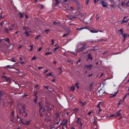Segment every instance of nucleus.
Here are the masks:
<instances>
[{"label":"nucleus","mask_w":129,"mask_h":129,"mask_svg":"<svg viewBox=\"0 0 129 129\" xmlns=\"http://www.w3.org/2000/svg\"><path fill=\"white\" fill-rule=\"evenodd\" d=\"M38 106H39V114L41 116H43L45 112V109L43 108V106L40 101L38 102Z\"/></svg>","instance_id":"f257e3e1"},{"label":"nucleus","mask_w":129,"mask_h":129,"mask_svg":"<svg viewBox=\"0 0 129 129\" xmlns=\"http://www.w3.org/2000/svg\"><path fill=\"white\" fill-rule=\"evenodd\" d=\"M45 106L46 107V110L48 111V112H50L52 108H54V106L51 105L49 102H45Z\"/></svg>","instance_id":"f03ea898"},{"label":"nucleus","mask_w":129,"mask_h":129,"mask_svg":"<svg viewBox=\"0 0 129 129\" xmlns=\"http://www.w3.org/2000/svg\"><path fill=\"white\" fill-rule=\"evenodd\" d=\"M20 113L22 114V115H23V116H27L28 113H26V106L25 104H23V105H22V109H21L20 111H19Z\"/></svg>","instance_id":"7ed1b4c3"},{"label":"nucleus","mask_w":129,"mask_h":129,"mask_svg":"<svg viewBox=\"0 0 129 129\" xmlns=\"http://www.w3.org/2000/svg\"><path fill=\"white\" fill-rule=\"evenodd\" d=\"M121 110H119V111H117L116 112V115H111L109 117L110 118H111V117H117V116H119V115H121Z\"/></svg>","instance_id":"20e7f679"},{"label":"nucleus","mask_w":129,"mask_h":129,"mask_svg":"<svg viewBox=\"0 0 129 129\" xmlns=\"http://www.w3.org/2000/svg\"><path fill=\"white\" fill-rule=\"evenodd\" d=\"M88 46H87L86 44H84L83 46L80 48L79 50V51H83L85 49L88 48Z\"/></svg>","instance_id":"39448f33"},{"label":"nucleus","mask_w":129,"mask_h":129,"mask_svg":"<svg viewBox=\"0 0 129 129\" xmlns=\"http://www.w3.org/2000/svg\"><path fill=\"white\" fill-rule=\"evenodd\" d=\"M31 122V120H29L28 121H27V120L23 121V122H22V123H23V124L25 125H29V124H30Z\"/></svg>","instance_id":"423d86ee"},{"label":"nucleus","mask_w":129,"mask_h":129,"mask_svg":"<svg viewBox=\"0 0 129 129\" xmlns=\"http://www.w3.org/2000/svg\"><path fill=\"white\" fill-rule=\"evenodd\" d=\"M15 26V25L14 24L11 25V27L12 28H10L9 27V28H6L5 29V31H6V32L8 33L9 31L13 30V27Z\"/></svg>","instance_id":"0eeeda50"},{"label":"nucleus","mask_w":129,"mask_h":129,"mask_svg":"<svg viewBox=\"0 0 129 129\" xmlns=\"http://www.w3.org/2000/svg\"><path fill=\"white\" fill-rule=\"evenodd\" d=\"M100 4H101L103 8H107L108 6H107L106 4L105 3V2H104V1H102L100 2Z\"/></svg>","instance_id":"6e6552de"},{"label":"nucleus","mask_w":129,"mask_h":129,"mask_svg":"<svg viewBox=\"0 0 129 129\" xmlns=\"http://www.w3.org/2000/svg\"><path fill=\"white\" fill-rule=\"evenodd\" d=\"M71 1L72 2H73L74 3H75V4L77 7H80V3L79 1H77V0H71Z\"/></svg>","instance_id":"1a4fd4ad"},{"label":"nucleus","mask_w":129,"mask_h":129,"mask_svg":"<svg viewBox=\"0 0 129 129\" xmlns=\"http://www.w3.org/2000/svg\"><path fill=\"white\" fill-rule=\"evenodd\" d=\"M10 116L15 119V111L14 110H11V113H10Z\"/></svg>","instance_id":"9d476101"},{"label":"nucleus","mask_w":129,"mask_h":129,"mask_svg":"<svg viewBox=\"0 0 129 129\" xmlns=\"http://www.w3.org/2000/svg\"><path fill=\"white\" fill-rule=\"evenodd\" d=\"M92 67H93V66L91 64L85 66V69H88L89 70H91Z\"/></svg>","instance_id":"9b49d317"},{"label":"nucleus","mask_w":129,"mask_h":129,"mask_svg":"<svg viewBox=\"0 0 129 129\" xmlns=\"http://www.w3.org/2000/svg\"><path fill=\"white\" fill-rule=\"evenodd\" d=\"M89 29L88 27H81L80 28H76V30L81 31V30H82L83 29Z\"/></svg>","instance_id":"f8f14e48"},{"label":"nucleus","mask_w":129,"mask_h":129,"mask_svg":"<svg viewBox=\"0 0 129 129\" xmlns=\"http://www.w3.org/2000/svg\"><path fill=\"white\" fill-rule=\"evenodd\" d=\"M89 31L92 33H98L99 32L98 30H97V29H94V30H89Z\"/></svg>","instance_id":"ddd939ff"},{"label":"nucleus","mask_w":129,"mask_h":129,"mask_svg":"<svg viewBox=\"0 0 129 129\" xmlns=\"http://www.w3.org/2000/svg\"><path fill=\"white\" fill-rule=\"evenodd\" d=\"M87 56H88L87 60H92L93 57H92V55L90 53L88 54Z\"/></svg>","instance_id":"4468645a"},{"label":"nucleus","mask_w":129,"mask_h":129,"mask_svg":"<svg viewBox=\"0 0 129 129\" xmlns=\"http://www.w3.org/2000/svg\"><path fill=\"white\" fill-rule=\"evenodd\" d=\"M81 118L80 117H78L76 121L77 124H80V123H81V122H82L81 120H80Z\"/></svg>","instance_id":"2eb2a0df"},{"label":"nucleus","mask_w":129,"mask_h":129,"mask_svg":"<svg viewBox=\"0 0 129 129\" xmlns=\"http://www.w3.org/2000/svg\"><path fill=\"white\" fill-rule=\"evenodd\" d=\"M68 120H63L62 121V123H60V125H63V124H66V123H67Z\"/></svg>","instance_id":"dca6fc26"},{"label":"nucleus","mask_w":129,"mask_h":129,"mask_svg":"<svg viewBox=\"0 0 129 129\" xmlns=\"http://www.w3.org/2000/svg\"><path fill=\"white\" fill-rule=\"evenodd\" d=\"M23 14L24 13H19L18 14V16H19V18H20V19H22L24 17Z\"/></svg>","instance_id":"f3484780"},{"label":"nucleus","mask_w":129,"mask_h":129,"mask_svg":"<svg viewBox=\"0 0 129 129\" xmlns=\"http://www.w3.org/2000/svg\"><path fill=\"white\" fill-rule=\"evenodd\" d=\"M122 36V37L124 38L123 40V41H122V42H124V41H125V38H126L127 37V34L124 33V34H123Z\"/></svg>","instance_id":"a211bd4d"},{"label":"nucleus","mask_w":129,"mask_h":129,"mask_svg":"<svg viewBox=\"0 0 129 129\" xmlns=\"http://www.w3.org/2000/svg\"><path fill=\"white\" fill-rule=\"evenodd\" d=\"M3 78H5L7 81H11V78L9 77H8L7 76H3L2 77Z\"/></svg>","instance_id":"6ab92c4d"},{"label":"nucleus","mask_w":129,"mask_h":129,"mask_svg":"<svg viewBox=\"0 0 129 129\" xmlns=\"http://www.w3.org/2000/svg\"><path fill=\"white\" fill-rule=\"evenodd\" d=\"M79 103L82 105V106H85L87 104V102H83L82 101H79Z\"/></svg>","instance_id":"aec40b11"},{"label":"nucleus","mask_w":129,"mask_h":129,"mask_svg":"<svg viewBox=\"0 0 129 129\" xmlns=\"http://www.w3.org/2000/svg\"><path fill=\"white\" fill-rule=\"evenodd\" d=\"M23 30H25V31L28 32V31H30V28L28 27H23Z\"/></svg>","instance_id":"412c9836"},{"label":"nucleus","mask_w":129,"mask_h":129,"mask_svg":"<svg viewBox=\"0 0 129 129\" xmlns=\"http://www.w3.org/2000/svg\"><path fill=\"white\" fill-rule=\"evenodd\" d=\"M49 76H51V77L53 76L51 73H49V74H47L46 75H45V77L47 78Z\"/></svg>","instance_id":"4be33fe9"},{"label":"nucleus","mask_w":129,"mask_h":129,"mask_svg":"<svg viewBox=\"0 0 129 129\" xmlns=\"http://www.w3.org/2000/svg\"><path fill=\"white\" fill-rule=\"evenodd\" d=\"M64 30L67 32V34H70V30L68 28H67Z\"/></svg>","instance_id":"5701e85b"},{"label":"nucleus","mask_w":129,"mask_h":129,"mask_svg":"<svg viewBox=\"0 0 129 129\" xmlns=\"http://www.w3.org/2000/svg\"><path fill=\"white\" fill-rule=\"evenodd\" d=\"M55 6H57V5L59 4L60 0H55Z\"/></svg>","instance_id":"b1692460"},{"label":"nucleus","mask_w":129,"mask_h":129,"mask_svg":"<svg viewBox=\"0 0 129 129\" xmlns=\"http://www.w3.org/2000/svg\"><path fill=\"white\" fill-rule=\"evenodd\" d=\"M79 111V109L77 108H74L73 109V112H74V113H77V112H78Z\"/></svg>","instance_id":"393cba45"},{"label":"nucleus","mask_w":129,"mask_h":129,"mask_svg":"<svg viewBox=\"0 0 129 129\" xmlns=\"http://www.w3.org/2000/svg\"><path fill=\"white\" fill-rule=\"evenodd\" d=\"M97 107H98L99 108V112H98V113H100V112H101V108H100V103H98V104H97Z\"/></svg>","instance_id":"a878e982"},{"label":"nucleus","mask_w":129,"mask_h":129,"mask_svg":"<svg viewBox=\"0 0 129 129\" xmlns=\"http://www.w3.org/2000/svg\"><path fill=\"white\" fill-rule=\"evenodd\" d=\"M4 91L0 92V100H1V99H2V97H3V95H4Z\"/></svg>","instance_id":"bb28decb"},{"label":"nucleus","mask_w":129,"mask_h":129,"mask_svg":"<svg viewBox=\"0 0 129 129\" xmlns=\"http://www.w3.org/2000/svg\"><path fill=\"white\" fill-rule=\"evenodd\" d=\"M118 31L120 32V35H122L124 34V33H123V29H120L119 30H118Z\"/></svg>","instance_id":"cd10ccee"},{"label":"nucleus","mask_w":129,"mask_h":129,"mask_svg":"<svg viewBox=\"0 0 129 129\" xmlns=\"http://www.w3.org/2000/svg\"><path fill=\"white\" fill-rule=\"evenodd\" d=\"M70 90L72 91V92H74L75 90V87L74 86H72L71 88H70Z\"/></svg>","instance_id":"c85d7f7f"},{"label":"nucleus","mask_w":129,"mask_h":129,"mask_svg":"<svg viewBox=\"0 0 129 129\" xmlns=\"http://www.w3.org/2000/svg\"><path fill=\"white\" fill-rule=\"evenodd\" d=\"M79 85V83H76L75 86L76 87L77 89H80V87L78 86Z\"/></svg>","instance_id":"c756f323"},{"label":"nucleus","mask_w":129,"mask_h":129,"mask_svg":"<svg viewBox=\"0 0 129 129\" xmlns=\"http://www.w3.org/2000/svg\"><path fill=\"white\" fill-rule=\"evenodd\" d=\"M126 18V17H124V18H123V22H124V23H127V22H128L129 19H126V20H125Z\"/></svg>","instance_id":"7c9ffc66"},{"label":"nucleus","mask_w":129,"mask_h":129,"mask_svg":"<svg viewBox=\"0 0 129 129\" xmlns=\"http://www.w3.org/2000/svg\"><path fill=\"white\" fill-rule=\"evenodd\" d=\"M129 97V93H127L125 94V95L123 97V100L124 101V99L126 98V97Z\"/></svg>","instance_id":"2f4dec72"},{"label":"nucleus","mask_w":129,"mask_h":129,"mask_svg":"<svg viewBox=\"0 0 129 129\" xmlns=\"http://www.w3.org/2000/svg\"><path fill=\"white\" fill-rule=\"evenodd\" d=\"M5 41L7 42V43H8V44H10V40L9 38H6V39H5Z\"/></svg>","instance_id":"473e14b6"},{"label":"nucleus","mask_w":129,"mask_h":129,"mask_svg":"<svg viewBox=\"0 0 129 129\" xmlns=\"http://www.w3.org/2000/svg\"><path fill=\"white\" fill-rule=\"evenodd\" d=\"M37 98H38V97L36 96V97H35V98L33 100V101H34V103H37Z\"/></svg>","instance_id":"72a5a7b5"},{"label":"nucleus","mask_w":129,"mask_h":129,"mask_svg":"<svg viewBox=\"0 0 129 129\" xmlns=\"http://www.w3.org/2000/svg\"><path fill=\"white\" fill-rule=\"evenodd\" d=\"M24 34H26V36L27 37L30 36V34H29V32L28 31H25V32H24Z\"/></svg>","instance_id":"f704fd0d"},{"label":"nucleus","mask_w":129,"mask_h":129,"mask_svg":"<svg viewBox=\"0 0 129 129\" xmlns=\"http://www.w3.org/2000/svg\"><path fill=\"white\" fill-rule=\"evenodd\" d=\"M97 121L94 120L93 121V124H95V126H97Z\"/></svg>","instance_id":"c9c22d12"},{"label":"nucleus","mask_w":129,"mask_h":129,"mask_svg":"<svg viewBox=\"0 0 129 129\" xmlns=\"http://www.w3.org/2000/svg\"><path fill=\"white\" fill-rule=\"evenodd\" d=\"M59 46H57V47H56L55 48H54L53 49V51L55 52L56 51V50H57L58 49H59Z\"/></svg>","instance_id":"e433bc0d"},{"label":"nucleus","mask_w":129,"mask_h":129,"mask_svg":"<svg viewBox=\"0 0 129 129\" xmlns=\"http://www.w3.org/2000/svg\"><path fill=\"white\" fill-rule=\"evenodd\" d=\"M67 125L66 124H63V125L62 126V129L67 128Z\"/></svg>","instance_id":"4c0bfd02"},{"label":"nucleus","mask_w":129,"mask_h":129,"mask_svg":"<svg viewBox=\"0 0 129 129\" xmlns=\"http://www.w3.org/2000/svg\"><path fill=\"white\" fill-rule=\"evenodd\" d=\"M37 59V57L35 56H33L32 58H31V60H36Z\"/></svg>","instance_id":"58836bf2"},{"label":"nucleus","mask_w":129,"mask_h":129,"mask_svg":"<svg viewBox=\"0 0 129 129\" xmlns=\"http://www.w3.org/2000/svg\"><path fill=\"white\" fill-rule=\"evenodd\" d=\"M118 93V91H117L115 93L112 94V97H115L117 95Z\"/></svg>","instance_id":"ea45409f"},{"label":"nucleus","mask_w":129,"mask_h":129,"mask_svg":"<svg viewBox=\"0 0 129 129\" xmlns=\"http://www.w3.org/2000/svg\"><path fill=\"white\" fill-rule=\"evenodd\" d=\"M33 49V45H30V49H29V51H32Z\"/></svg>","instance_id":"a19ab883"},{"label":"nucleus","mask_w":129,"mask_h":129,"mask_svg":"<svg viewBox=\"0 0 129 129\" xmlns=\"http://www.w3.org/2000/svg\"><path fill=\"white\" fill-rule=\"evenodd\" d=\"M93 85H94V83L91 84L90 86V89H92L93 88V87H94Z\"/></svg>","instance_id":"79ce46f5"},{"label":"nucleus","mask_w":129,"mask_h":129,"mask_svg":"<svg viewBox=\"0 0 129 129\" xmlns=\"http://www.w3.org/2000/svg\"><path fill=\"white\" fill-rule=\"evenodd\" d=\"M44 88L47 90H49V86H44Z\"/></svg>","instance_id":"37998d69"},{"label":"nucleus","mask_w":129,"mask_h":129,"mask_svg":"<svg viewBox=\"0 0 129 129\" xmlns=\"http://www.w3.org/2000/svg\"><path fill=\"white\" fill-rule=\"evenodd\" d=\"M41 37V36L39 35H38L37 36H36V37H35V39H39V38Z\"/></svg>","instance_id":"c03bdc74"},{"label":"nucleus","mask_w":129,"mask_h":129,"mask_svg":"<svg viewBox=\"0 0 129 129\" xmlns=\"http://www.w3.org/2000/svg\"><path fill=\"white\" fill-rule=\"evenodd\" d=\"M50 30L49 29H47V30H44V32H46L45 34H47V32H49Z\"/></svg>","instance_id":"a18cd8bd"},{"label":"nucleus","mask_w":129,"mask_h":129,"mask_svg":"<svg viewBox=\"0 0 129 129\" xmlns=\"http://www.w3.org/2000/svg\"><path fill=\"white\" fill-rule=\"evenodd\" d=\"M7 68H8L11 69H13V66L8 65V66H7Z\"/></svg>","instance_id":"49530a36"},{"label":"nucleus","mask_w":129,"mask_h":129,"mask_svg":"<svg viewBox=\"0 0 129 129\" xmlns=\"http://www.w3.org/2000/svg\"><path fill=\"white\" fill-rule=\"evenodd\" d=\"M107 52H108V51H105L104 52H103V53H102V54L103 55H104V54H105L106 53H107Z\"/></svg>","instance_id":"de8ad7c7"},{"label":"nucleus","mask_w":129,"mask_h":129,"mask_svg":"<svg viewBox=\"0 0 129 129\" xmlns=\"http://www.w3.org/2000/svg\"><path fill=\"white\" fill-rule=\"evenodd\" d=\"M99 0H94V4H96L99 2Z\"/></svg>","instance_id":"09e8293b"},{"label":"nucleus","mask_w":129,"mask_h":129,"mask_svg":"<svg viewBox=\"0 0 129 129\" xmlns=\"http://www.w3.org/2000/svg\"><path fill=\"white\" fill-rule=\"evenodd\" d=\"M126 6H127V7H129V0H128V1L126 3Z\"/></svg>","instance_id":"8fccbe9b"},{"label":"nucleus","mask_w":129,"mask_h":129,"mask_svg":"<svg viewBox=\"0 0 129 129\" xmlns=\"http://www.w3.org/2000/svg\"><path fill=\"white\" fill-rule=\"evenodd\" d=\"M51 41L52 42L51 45H54V40H53V39H51Z\"/></svg>","instance_id":"3c124183"},{"label":"nucleus","mask_w":129,"mask_h":129,"mask_svg":"<svg viewBox=\"0 0 129 129\" xmlns=\"http://www.w3.org/2000/svg\"><path fill=\"white\" fill-rule=\"evenodd\" d=\"M81 61V59H79V60H78V61L76 63V64H78V62H80Z\"/></svg>","instance_id":"603ef678"},{"label":"nucleus","mask_w":129,"mask_h":129,"mask_svg":"<svg viewBox=\"0 0 129 129\" xmlns=\"http://www.w3.org/2000/svg\"><path fill=\"white\" fill-rule=\"evenodd\" d=\"M79 124H80V127H82L83 126V123L82 122H81Z\"/></svg>","instance_id":"864d4df0"},{"label":"nucleus","mask_w":129,"mask_h":129,"mask_svg":"<svg viewBox=\"0 0 129 129\" xmlns=\"http://www.w3.org/2000/svg\"><path fill=\"white\" fill-rule=\"evenodd\" d=\"M121 100H120V101L117 103L118 106H119V105H120V102H121Z\"/></svg>","instance_id":"5fc2aeb1"},{"label":"nucleus","mask_w":129,"mask_h":129,"mask_svg":"<svg viewBox=\"0 0 129 129\" xmlns=\"http://www.w3.org/2000/svg\"><path fill=\"white\" fill-rule=\"evenodd\" d=\"M53 25L57 26L58 23H56V22H54L53 23Z\"/></svg>","instance_id":"6e6d98bb"},{"label":"nucleus","mask_w":129,"mask_h":129,"mask_svg":"<svg viewBox=\"0 0 129 129\" xmlns=\"http://www.w3.org/2000/svg\"><path fill=\"white\" fill-rule=\"evenodd\" d=\"M48 72V71L47 70H45L44 72L43 73V74H46V73H47Z\"/></svg>","instance_id":"4d7b16f0"},{"label":"nucleus","mask_w":129,"mask_h":129,"mask_svg":"<svg viewBox=\"0 0 129 129\" xmlns=\"http://www.w3.org/2000/svg\"><path fill=\"white\" fill-rule=\"evenodd\" d=\"M92 112H91V111L89 112L88 113V115H91Z\"/></svg>","instance_id":"13d9d810"},{"label":"nucleus","mask_w":129,"mask_h":129,"mask_svg":"<svg viewBox=\"0 0 129 129\" xmlns=\"http://www.w3.org/2000/svg\"><path fill=\"white\" fill-rule=\"evenodd\" d=\"M38 86H39L38 85H35V86H34V88L37 89L38 87Z\"/></svg>","instance_id":"bf43d9fd"},{"label":"nucleus","mask_w":129,"mask_h":129,"mask_svg":"<svg viewBox=\"0 0 129 129\" xmlns=\"http://www.w3.org/2000/svg\"><path fill=\"white\" fill-rule=\"evenodd\" d=\"M45 55H49V52H45Z\"/></svg>","instance_id":"052dcab7"},{"label":"nucleus","mask_w":129,"mask_h":129,"mask_svg":"<svg viewBox=\"0 0 129 129\" xmlns=\"http://www.w3.org/2000/svg\"><path fill=\"white\" fill-rule=\"evenodd\" d=\"M42 50V47H40L39 48H38V51H40Z\"/></svg>","instance_id":"680f3d73"},{"label":"nucleus","mask_w":129,"mask_h":129,"mask_svg":"<svg viewBox=\"0 0 129 129\" xmlns=\"http://www.w3.org/2000/svg\"><path fill=\"white\" fill-rule=\"evenodd\" d=\"M67 35H69V34H67H67H64L63 35L62 37H66Z\"/></svg>","instance_id":"e2e57ef3"},{"label":"nucleus","mask_w":129,"mask_h":129,"mask_svg":"<svg viewBox=\"0 0 129 129\" xmlns=\"http://www.w3.org/2000/svg\"><path fill=\"white\" fill-rule=\"evenodd\" d=\"M104 39H100V40H97V41L96 42L104 41Z\"/></svg>","instance_id":"0e129e2a"},{"label":"nucleus","mask_w":129,"mask_h":129,"mask_svg":"<svg viewBox=\"0 0 129 129\" xmlns=\"http://www.w3.org/2000/svg\"><path fill=\"white\" fill-rule=\"evenodd\" d=\"M53 63L54 64H56L57 61H53Z\"/></svg>","instance_id":"69168bd1"},{"label":"nucleus","mask_w":129,"mask_h":129,"mask_svg":"<svg viewBox=\"0 0 129 129\" xmlns=\"http://www.w3.org/2000/svg\"><path fill=\"white\" fill-rule=\"evenodd\" d=\"M43 68V67H38V70L42 69Z\"/></svg>","instance_id":"338daca9"},{"label":"nucleus","mask_w":129,"mask_h":129,"mask_svg":"<svg viewBox=\"0 0 129 129\" xmlns=\"http://www.w3.org/2000/svg\"><path fill=\"white\" fill-rule=\"evenodd\" d=\"M93 129H99L98 126H96L95 128H93Z\"/></svg>","instance_id":"774afa93"}]
</instances>
